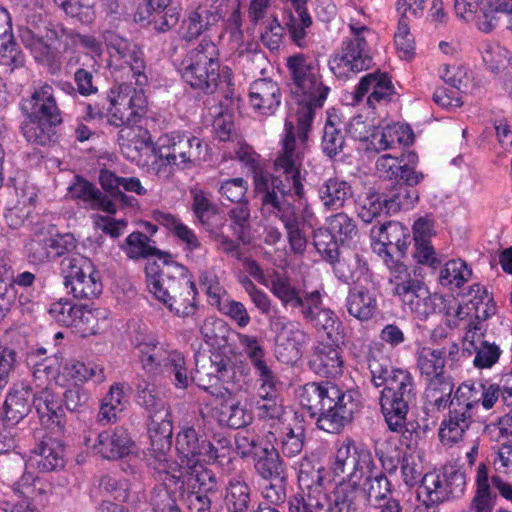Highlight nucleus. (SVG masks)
<instances>
[{
	"instance_id": "18",
	"label": "nucleus",
	"mask_w": 512,
	"mask_h": 512,
	"mask_svg": "<svg viewBox=\"0 0 512 512\" xmlns=\"http://www.w3.org/2000/svg\"><path fill=\"white\" fill-rule=\"evenodd\" d=\"M417 163L418 155L412 151L400 157L384 154L377 159L376 170L380 178L393 180L396 184H419L424 174L416 170Z\"/></svg>"
},
{
	"instance_id": "62",
	"label": "nucleus",
	"mask_w": 512,
	"mask_h": 512,
	"mask_svg": "<svg viewBox=\"0 0 512 512\" xmlns=\"http://www.w3.org/2000/svg\"><path fill=\"white\" fill-rule=\"evenodd\" d=\"M312 237L315 249L329 264L333 263L343 252L339 248L336 237L326 228L315 229Z\"/></svg>"
},
{
	"instance_id": "60",
	"label": "nucleus",
	"mask_w": 512,
	"mask_h": 512,
	"mask_svg": "<svg viewBox=\"0 0 512 512\" xmlns=\"http://www.w3.org/2000/svg\"><path fill=\"white\" fill-rule=\"evenodd\" d=\"M191 193L193 196L192 211L203 228L208 231L215 224H219L215 221L219 217L217 206L210 201L203 191L192 190Z\"/></svg>"
},
{
	"instance_id": "4",
	"label": "nucleus",
	"mask_w": 512,
	"mask_h": 512,
	"mask_svg": "<svg viewBox=\"0 0 512 512\" xmlns=\"http://www.w3.org/2000/svg\"><path fill=\"white\" fill-rule=\"evenodd\" d=\"M219 55L216 44L204 38L182 59L175 60V66L182 79L192 88L206 94L219 90L229 100L235 96L232 71L228 66L221 67Z\"/></svg>"
},
{
	"instance_id": "38",
	"label": "nucleus",
	"mask_w": 512,
	"mask_h": 512,
	"mask_svg": "<svg viewBox=\"0 0 512 512\" xmlns=\"http://www.w3.org/2000/svg\"><path fill=\"white\" fill-rule=\"evenodd\" d=\"M102 188L110 194L112 201L127 204L129 197L121 190L136 193L139 196L147 194L146 188L137 177H119L109 170H102L99 175Z\"/></svg>"
},
{
	"instance_id": "28",
	"label": "nucleus",
	"mask_w": 512,
	"mask_h": 512,
	"mask_svg": "<svg viewBox=\"0 0 512 512\" xmlns=\"http://www.w3.org/2000/svg\"><path fill=\"white\" fill-rule=\"evenodd\" d=\"M309 342V335L299 323H289L288 329L276 338L275 354L279 361L294 364L302 357V348Z\"/></svg>"
},
{
	"instance_id": "5",
	"label": "nucleus",
	"mask_w": 512,
	"mask_h": 512,
	"mask_svg": "<svg viewBox=\"0 0 512 512\" xmlns=\"http://www.w3.org/2000/svg\"><path fill=\"white\" fill-rule=\"evenodd\" d=\"M147 287L154 297L179 317L194 315L197 291L187 269L171 262L160 272L146 268Z\"/></svg>"
},
{
	"instance_id": "44",
	"label": "nucleus",
	"mask_w": 512,
	"mask_h": 512,
	"mask_svg": "<svg viewBox=\"0 0 512 512\" xmlns=\"http://www.w3.org/2000/svg\"><path fill=\"white\" fill-rule=\"evenodd\" d=\"M256 474L263 480L283 479L286 475V465L281 455L276 451L274 443L264 448L253 459Z\"/></svg>"
},
{
	"instance_id": "7",
	"label": "nucleus",
	"mask_w": 512,
	"mask_h": 512,
	"mask_svg": "<svg viewBox=\"0 0 512 512\" xmlns=\"http://www.w3.org/2000/svg\"><path fill=\"white\" fill-rule=\"evenodd\" d=\"M130 137L132 134L140 136L142 138V144L146 148L151 149L152 152L158 157L159 161L153 163V167L156 165L157 172H160V167L166 164L169 165L184 166L187 164L196 165L200 161L205 159L207 145L203 141L195 136L188 134H173L171 136H164L159 139V149L152 147L153 142L151 136L147 130H143L140 127H127L120 131V136Z\"/></svg>"
},
{
	"instance_id": "24",
	"label": "nucleus",
	"mask_w": 512,
	"mask_h": 512,
	"mask_svg": "<svg viewBox=\"0 0 512 512\" xmlns=\"http://www.w3.org/2000/svg\"><path fill=\"white\" fill-rule=\"evenodd\" d=\"M35 408L41 424L55 434H63L66 427L62 400L50 388L41 389L33 396Z\"/></svg>"
},
{
	"instance_id": "52",
	"label": "nucleus",
	"mask_w": 512,
	"mask_h": 512,
	"mask_svg": "<svg viewBox=\"0 0 512 512\" xmlns=\"http://www.w3.org/2000/svg\"><path fill=\"white\" fill-rule=\"evenodd\" d=\"M211 19H215L208 9L199 7L191 11L181 25V38L190 42L198 38L211 25Z\"/></svg>"
},
{
	"instance_id": "34",
	"label": "nucleus",
	"mask_w": 512,
	"mask_h": 512,
	"mask_svg": "<svg viewBox=\"0 0 512 512\" xmlns=\"http://www.w3.org/2000/svg\"><path fill=\"white\" fill-rule=\"evenodd\" d=\"M370 92L367 103L374 107L376 103L387 100L394 92L391 80L385 73H369L361 78L354 92V101L360 102Z\"/></svg>"
},
{
	"instance_id": "51",
	"label": "nucleus",
	"mask_w": 512,
	"mask_h": 512,
	"mask_svg": "<svg viewBox=\"0 0 512 512\" xmlns=\"http://www.w3.org/2000/svg\"><path fill=\"white\" fill-rule=\"evenodd\" d=\"M507 11H512V0H485L478 18V28L483 32H491L501 22Z\"/></svg>"
},
{
	"instance_id": "21",
	"label": "nucleus",
	"mask_w": 512,
	"mask_h": 512,
	"mask_svg": "<svg viewBox=\"0 0 512 512\" xmlns=\"http://www.w3.org/2000/svg\"><path fill=\"white\" fill-rule=\"evenodd\" d=\"M205 439H202L196 429L191 427L183 428L176 438V450L179 458L180 470L187 475L210 471L200 463V457L203 456Z\"/></svg>"
},
{
	"instance_id": "32",
	"label": "nucleus",
	"mask_w": 512,
	"mask_h": 512,
	"mask_svg": "<svg viewBox=\"0 0 512 512\" xmlns=\"http://www.w3.org/2000/svg\"><path fill=\"white\" fill-rule=\"evenodd\" d=\"M34 393L29 386H14L8 393L3 405V422L6 426H15L22 421L33 407Z\"/></svg>"
},
{
	"instance_id": "11",
	"label": "nucleus",
	"mask_w": 512,
	"mask_h": 512,
	"mask_svg": "<svg viewBox=\"0 0 512 512\" xmlns=\"http://www.w3.org/2000/svg\"><path fill=\"white\" fill-rule=\"evenodd\" d=\"M60 266L64 284L71 288L75 298L92 300L101 294L99 273L90 259L80 254H72L64 257Z\"/></svg>"
},
{
	"instance_id": "46",
	"label": "nucleus",
	"mask_w": 512,
	"mask_h": 512,
	"mask_svg": "<svg viewBox=\"0 0 512 512\" xmlns=\"http://www.w3.org/2000/svg\"><path fill=\"white\" fill-rule=\"evenodd\" d=\"M417 368L428 379L444 375L446 347L421 346L416 351Z\"/></svg>"
},
{
	"instance_id": "27",
	"label": "nucleus",
	"mask_w": 512,
	"mask_h": 512,
	"mask_svg": "<svg viewBox=\"0 0 512 512\" xmlns=\"http://www.w3.org/2000/svg\"><path fill=\"white\" fill-rule=\"evenodd\" d=\"M474 330H468L463 340V355L466 353L471 356L475 354L472 362L478 369L491 368L497 363L501 355V350L495 343H490L483 339V335Z\"/></svg>"
},
{
	"instance_id": "26",
	"label": "nucleus",
	"mask_w": 512,
	"mask_h": 512,
	"mask_svg": "<svg viewBox=\"0 0 512 512\" xmlns=\"http://www.w3.org/2000/svg\"><path fill=\"white\" fill-rule=\"evenodd\" d=\"M270 291L279 299L284 308H290L292 310L298 309L301 315L302 311H305L306 307L309 305L308 301L320 292L313 290L311 292L302 293L298 287L292 284L289 277L277 272L271 277Z\"/></svg>"
},
{
	"instance_id": "8",
	"label": "nucleus",
	"mask_w": 512,
	"mask_h": 512,
	"mask_svg": "<svg viewBox=\"0 0 512 512\" xmlns=\"http://www.w3.org/2000/svg\"><path fill=\"white\" fill-rule=\"evenodd\" d=\"M143 370L152 376L170 378L180 389L189 385L186 361L177 350H167L163 344L152 337H146L135 343Z\"/></svg>"
},
{
	"instance_id": "42",
	"label": "nucleus",
	"mask_w": 512,
	"mask_h": 512,
	"mask_svg": "<svg viewBox=\"0 0 512 512\" xmlns=\"http://www.w3.org/2000/svg\"><path fill=\"white\" fill-rule=\"evenodd\" d=\"M369 503L361 483L342 480L334 489V507L361 512Z\"/></svg>"
},
{
	"instance_id": "30",
	"label": "nucleus",
	"mask_w": 512,
	"mask_h": 512,
	"mask_svg": "<svg viewBox=\"0 0 512 512\" xmlns=\"http://www.w3.org/2000/svg\"><path fill=\"white\" fill-rule=\"evenodd\" d=\"M13 489L21 496L41 505L56 504L62 499V495L51 482L43 478H34L32 474H24L14 484Z\"/></svg>"
},
{
	"instance_id": "17",
	"label": "nucleus",
	"mask_w": 512,
	"mask_h": 512,
	"mask_svg": "<svg viewBox=\"0 0 512 512\" xmlns=\"http://www.w3.org/2000/svg\"><path fill=\"white\" fill-rule=\"evenodd\" d=\"M85 445L103 459L118 460L131 453L134 442L125 427L116 426L99 432L94 439L86 437Z\"/></svg>"
},
{
	"instance_id": "33",
	"label": "nucleus",
	"mask_w": 512,
	"mask_h": 512,
	"mask_svg": "<svg viewBox=\"0 0 512 512\" xmlns=\"http://www.w3.org/2000/svg\"><path fill=\"white\" fill-rule=\"evenodd\" d=\"M68 190L71 197L81 200L87 209L100 210L108 214L116 213V205L112 199L84 178L77 176Z\"/></svg>"
},
{
	"instance_id": "6",
	"label": "nucleus",
	"mask_w": 512,
	"mask_h": 512,
	"mask_svg": "<svg viewBox=\"0 0 512 512\" xmlns=\"http://www.w3.org/2000/svg\"><path fill=\"white\" fill-rule=\"evenodd\" d=\"M20 109L25 116L20 126L24 138L41 146L51 143L55 128L62 123L53 87L47 83L35 86L31 96L22 99Z\"/></svg>"
},
{
	"instance_id": "9",
	"label": "nucleus",
	"mask_w": 512,
	"mask_h": 512,
	"mask_svg": "<svg viewBox=\"0 0 512 512\" xmlns=\"http://www.w3.org/2000/svg\"><path fill=\"white\" fill-rule=\"evenodd\" d=\"M138 87L139 89L121 84L118 86V91L111 89L110 94L104 97L105 103L95 108L94 115L109 114L111 116L109 121L115 126L137 124L147 108L143 86Z\"/></svg>"
},
{
	"instance_id": "40",
	"label": "nucleus",
	"mask_w": 512,
	"mask_h": 512,
	"mask_svg": "<svg viewBox=\"0 0 512 512\" xmlns=\"http://www.w3.org/2000/svg\"><path fill=\"white\" fill-rule=\"evenodd\" d=\"M24 63V55L18 50L11 32V18L5 9L0 8V64L13 71Z\"/></svg>"
},
{
	"instance_id": "2",
	"label": "nucleus",
	"mask_w": 512,
	"mask_h": 512,
	"mask_svg": "<svg viewBox=\"0 0 512 512\" xmlns=\"http://www.w3.org/2000/svg\"><path fill=\"white\" fill-rule=\"evenodd\" d=\"M286 67L288 85L297 105V133L304 143L316 113L323 108L330 87L324 84L318 63L303 54L288 57Z\"/></svg>"
},
{
	"instance_id": "12",
	"label": "nucleus",
	"mask_w": 512,
	"mask_h": 512,
	"mask_svg": "<svg viewBox=\"0 0 512 512\" xmlns=\"http://www.w3.org/2000/svg\"><path fill=\"white\" fill-rule=\"evenodd\" d=\"M466 386H459L451 400L447 416L441 422L439 437L444 444H454L461 440L473 423V409L477 400Z\"/></svg>"
},
{
	"instance_id": "29",
	"label": "nucleus",
	"mask_w": 512,
	"mask_h": 512,
	"mask_svg": "<svg viewBox=\"0 0 512 512\" xmlns=\"http://www.w3.org/2000/svg\"><path fill=\"white\" fill-rule=\"evenodd\" d=\"M274 447L284 457L293 458L301 453L305 441V426L303 417L295 414L292 422L275 431Z\"/></svg>"
},
{
	"instance_id": "22",
	"label": "nucleus",
	"mask_w": 512,
	"mask_h": 512,
	"mask_svg": "<svg viewBox=\"0 0 512 512\" xmlns=\"http://www.w3.org/2000/svg\"><path fill=\"white\" fill-rule=\"evenodd\" d=\"M305 311H302L303 319L310 323L318 332H323L326 339L333 344L344 341V328L337 315L329 308H322V295H317L308 301Z\"/></svg>"
},
{
	"instance_id": "31",
	"label": "nucleus",
	"mask_w": 512,
	"mask_h": 512,
	"mask_svg": "<svg viewBox=\"0 0 512 512\" xmlns=\"http://www.w3.org/2000/svg\"><path fill=\"white\" fill-rule=\"evenodd\" d=\"M402 304L420 318H426L444 308V296L430 293L424 282L420 281L401 300Z\"/></svg>"
},
{
	"instance_id": "64",
	"label": "nucleus",
	"mask_w": 512,
	"mask_h": 512,
	"mask_svg": "<svg viewBox=\"0 0 512 512\" xmlns=\"http://www.w3.org/2000/svg\"><path fill=\"white\" fill-rule=\"evenodd\" d=\"M231 451V440L222 433H216L211 440L204 442L203 456L213 463L223 464L225 460L230 461Z\"/></svg>"
},
{
	"instance_id": "56",
	"label": "nucleus",
	"mask_w": 512,
	"mask_h": 512,
	"mask_svg": "<svg viewBox=\"0 0 512 512\" xmlns=\"http://www.w3.org/2000/svg\"><path fill=\"white\" fill-rule=\"evenodd\" d=\"M225 501L229 512H249L252 504L251 488L243 481H230L226 488Z\"/></svg>"
},
{
	"instance_id": "49",
	"label": "nucleus",
	"mask_w": 512,
	"mask_h": 512,
	"mask_svg": "<svg viewBox=\"0 0 512 512\" xmlns=\"http://www.w3.org/2000/svg\"><path fill=\"white\" fill-rule=\"evenodd\" d=\"M34 452L39 456L37 467L42 472L57 471L65 465L64 448L52 439L42 441Z\"/></svg>"
},
{
	"instance_id": "39",
	"label": "nucleus",
	"mask_w": 512,
	"mask_h": 512,
	"mask_svg": "<svg viewBox=\"0 0 512 512\" xmlns=\"http://www.w3.org/2000/svg\"><path fill=\"white\" fill-rule=\"evenodd\" d=\"M414 134L408 125L392 124L377 127L370 136V145L376 152L393 149L396 144L409 145L413 142Z\"/></svg>"
},
{
	"instance_id": "45",
	"label": "nucleus",
	"mask_w": 512,
	"mask_h": 512,
	"mask_svg": "<svg viewBox=\"0 0 512 512\" xmlns=\"http://www.w3.org/2000/svg\"><path fill=\"white\" fill-rule=\"evenodd\" d=\"M136 402L144 408L148 417L170 412V407L157 390L156 386L145 379L135 383Z\"/></svg>"
},
{
	"instance_id": "13",
	"label": "nucleus",
	"mask_w": 512,
	"mask_h": 512,
	"mask_svg": "<svg viewBox=\"0 0 512 512\" xmlns=\"http://www.w3.org/2000/svg\"><path fill=\"white\" fill-rule=\"evenodd\" d=\"M416 387L413 376L407 370L388 382L380 395L381 410L385 419L397 426L401 417H407L410 406L416 400Z\"/></svg>"
},
{
	"instance_id": "15",
	"label": "nucleus",
	"mask_w": 512,
	"mask_h": 512,
	"mask_svg": "<svg viewBox=\"0 0 512 512\" xmlns=\"http://www.w3.org/2000/svg\"><path fill=\"white\" fill-rule=\"evenodd\" d=\"M103 40L111 58L123 61L128 65L132 78L137 86H145L148 82L145 74L146 63L144 52L135 42L107 30L103 33Z\"/></svg>"
},
{
	"instance_id": "57",
	"label": "nucleus",
	"mask_w": 512,
	"mask_h": 512,
	"mask_svg": "<svg viewBox=\"0 0 512 512\" xmlns=\"http://www.w3.org/2000/svg\"><path fill=\"white\" fill-rule=\"evenodd\" d=\"M312 24V19L306 8H292L284 14V25L290 37L298 46L303 45L306 37V29Z\"/></svg>"
},
{
	"instance_id": "10",
	"label": "nucleus",
	"mask_w": 512,
	"mask_h": 512,
	"mask_svg": "<svg viewBox=\"0 0 512 512\" xmlns=\"http://www.w3.org/2000/svg\"><path fill=\"white\" fill-rule=\"evenodd\" d=\"M260 213L266 220L277 219L286 231L290 250L296 255H303L306 252L308 238L305 233V227H313V213L308 209L303 210L300 215L296 206L291 203H278L260 205Z\"/></svg>"
},
{
	"instance_id": "14",
	"label": "nucleus",
	"mask_w": 512,
	"mask_h": 512,
	"mask_svg": "<svg viewBox=\"0 0 512 512\" xmlns=\"http://www.w3.org/2000/svg\"><path fill=\"white\" fill-rule=\"evenodd\" d=\"M149 418L148 433L150 437V449L148 465L159 475L160 480L175 478L169 474L168 454L172 447L173 425L171 413L154 415Z\"/></svg>"
},
{
	"instance_id": "50",
	"label": "nucleus",
	"mask_w": 512,
	"mask_h": 512,
	"mask_svg": "<svg viewBox=\"0 0 512 512\" xmlns=\"http://www.w3.org/2000/svg\"><path fill=\"white\" fill-rule=\"evenodd\" d=\"M275 442L272 431H268L264 436L251 432L237 433L235 436V449L237 454L242 458H252L262 452L265 447Z\"/></svg>"
},
{
	"instance_id": "55",
	"label": "nucleus",
	"mask_w": 512,
	"mask_h": 512,
	"mask_svg": "<svg viewBox=\"0 0 512 512\" xmlns=\"http://www.w3.org/2000/svg\"><path fill=\"white\" fill-rule=\"evenodd\" d=\"M65 371L76 383L100 384L106 380L104 367L94 362L70 361L65 365Z\"/></svg>"
},
{
	"instance_id": "23",
	"label": "nucleus",
	"mask_w": 512,
	"mask_h": 512,
	"mask_svg": "<svg viewBox=\"0 0 512 512\" xmlns=\"http://www.w3.org/2000/svg\"><path fill=\"white\" fill-rule=\"evenodd\" d=\"M236 380L234 364L228 357L220 353H213L208 362L198 365L196 363L195 373L189 376L190 381H196L198 386L204 390L218 384H230Z\"/></svg>"
},
{
	"instance_id": "43",
	"label": "nucleus",
	"mask_w": 512,
	"mask_h": 512,
	"mask_svg": "<svg viewBox=\"0 0 512 512\" xmlns=\"http://www.w3.org/2000/svg\"><path fill=\"white\" fill-rule=\"evenodd\" d=\"M330 265L334 275L346 284L358 282L368 271L367 263L351 250L343 251Z\"/></svg>"
},
{
	"instance_id": "36",
	"label": "nucleus",
	"mask_w": 512,
	"mask_h": 512,
	"mask_svg": "<svg viewBox=\"0 0 512 512\" xmlns=\"http://www.w3.org/2000/svg\"><path fill=\"white\" fill-rule=\"evenodd\" d=\"M317 194L325 210L336 211L345 207L346 203L352 199L354 192L346 180L331 177L319 185Z\"/></svg>"
},
{
	"instance_id": "41",
	"label": "nucleus",
	"mask_w": 512,
	"mask_h": 512,
	"mask_svg": "<svg viewBox=\"0 0 512 512\" xmlns=\"http://www.w3.org/2000/svg\"><path fill=\"white\" fill-rule=\"evenodd\" d=\"M152 241L146 234L142 232H132L126 238L125 242L120 246L124 253L130 259H148L152 256L162 260L164 267L170 264L171 255L167 252H163L153 245Z\"/></svg>"
},
{
	"instance_id": "59",
	"label": "nucleus",
	"mask_w": 512,
	"mask_h": 512,
	"mask_svg": "<svg viewBox=\"0 0 512 512\" xmlns=\"http://www.w3.org/2000/svg\"><path fill=\"white\" fill-rule=\"evenodd\" d=\"M418 497H424L423 502L431 505H437L448 500L442 475L435 472L426 473L422 477Z\"/></svg>"
},
{
	"instance_id": "1",
	"label": "nucleus",
	"mask_w": 512,
	"mask_h": 512,
	"mask_svg": "<svg viewBox=\"0 0 512 512\" xmlns=\"http://www.w3.org/2000/svg\"><path fill=\"white\" fill-rule=\"evenodd\" d=\"M284 126L282 150L274 161L277 174L260 171L254 176V191L260 205L287 203L290 196H296L299 200L305 197L301 177L303 149L296 146L293 123L286 120Z\"/></svg>"
},
{
	"instance_id": "48",
	"label": "nucleus",
	"mask_w": 512,
	"mask_h": 512,
	"mask_svg": "<svg viewBox=\"0 0 512 512\" xmlns=\"http://www.w3.org/2000/svg\"><path fill=\"white\" fill-rule=\"evenodd\" d=\"M383 258L390 270L389 283L392 286V293L401 300L420 280L412 276L408 267L395 259V256Z\"/></svg>"
},
{
	"instance_id": "54",
	"label": "nucleus",
	"mask_w": 512,
	"mask_h": 512,
	"mask_svg": "<svg viewBox=\"0 0 512 512\" xmlns=\"http://www.w3.org/2000/svg\"><path fill=\"white\" fill-rule=\"evenodd\" d=\"M360 447L351 439L343 441L331 466L335 476H342L343 480L349 479Z\"/></svg>"
},
{
	"instance_id": "35",
	"label": "nucleus",
	"mask_w": 512,
	"mask_h": 512,
	"mask_svg": "<svg viewBox=\"0 0 512 512\" xmlns=\"http://www.w3.org/2000/svg\"><path fill=\"white\" fill-rule=\"evenodd\" d=\"M339 344L319 343L310 360L311 369L321 377H336L343 372V360Z\"/></svg>"
},
{
	"instance_id": "3",
	"label": "nucleus",
	"mask_w": 512,
	"mask_h": 512,
	"mask_svg": "<svg viewBox=\"0 0 512 512\" xmlns=\"http://www.w3.org/2000/svg\"><path fill=\"white\" fill-rule=\"evenodd\" d=\"M299 401L319 429L339 433L351 422L360 405L358 391L342 390L331 382H309L299 392Z\"/></svg>"
},
{
	"instance_id": "20",
	"label": "nucleus",
	"mask_w": 512,
	"mask_h": 512,
	"mask_svg": "<svg viewBox=\"0 0 512 512\" xmlns=\"http://www.w3.org/2000/svg\"><path fill=\"white\" fill-rule=\"evenodd\" d=\"M376 240L374 250L383 257H404L411 243L409 228L398 221H389L371 229Z\"/></svg>"
},
{
	"instance_id": "25",
	"label": "nucleus",
	"mask_w": 512,
	"mask_h": 512,
	"mask_svg": "<svg viewBox=\"0 0 512 512\" xmlns=\"http://www.w3.org/2000/svg\"><path fill=\"white\" fill-rule=\"evenodd\" d=\"M281 89L272 79L255 80L249 88V101L259 115H273L281 104Z\"/></svg>"
},
{
	"instance_id": "58",
	"label": "nucleus",
	"mask_w": 512,
	"mask_h": 512,
	"mask_svg": "<svg viewBox=\"0 0 512 512\" xmlns=\"http://www.w3.org/2000/svg\"><path fill=\"white\" fill-rule=\"evenodd\" d=\"M472 270L462 259H452L440 269L439 282L442 286L460 288L471 279Z\"/></svg>"
},
{
	"instance_id": "61",
	"label": "nucleus",
	"mask_w": 512,
	"mask_h": 512,
	"mask_svg": "<svg viewBox=\"0 0 512 512\" xmlns=\"http://www.w3.org/2000/svg\"><path fill=\"white\" fill-rule=\"evenodd\" d=\"M219 423L232 429H241L253 420L252 413L239 402L224 404L219 413Z\"/></svg>"
},
{
	"instance_id": "19",
	"label": "nucleus",
	"mask_w": 512,
	"mask_h": 512,
	"mask_svg": "<svg viewBox=\"0 0 512 512\" xmlns=\"http://www.w3.org/2000/svg\"><path fill=\"white\" fill-rule=\"evenodd\" d=\"M193 477L198 486L197 489L193 487L185 496L189 512H218L217 505L222 499V490L216 475L212 471H202Z\"/></svg>"
},
{
	"instance_id": "63",
	"label": "nucleus",
	"mask_w": 512,
	"mask_h": 512,
	"mask_svg": "<svg viewBox=\"0 0 512 512\" xmlns=\"http://www.w3.org/2000/svg\"><path fill=\"white\" fill-rule=\"evenodd\" d=\"M288 512H328L330 503L326 496H316L308 494L306 497L302 493L290 496L287 500Z\"/></svg>"
},
{
	"instance_id": "47",
	"label": "nucleus",
	"mask_w": 512,
	"mask_h": 512,
	"mask_svg": "<svg viewBox=\"0 0 512 512\" xmlns=\"http://www.w3.org/2000/svg\"><path fill=\"white\" fill-rule=\"evenodd\" d=\"M417 184H396L386 194L384 207L386 214H395L400 210H409L419 199L418 191L414 188Z\"/></svg>"
},
{
	"instance_id": "53",
	"label": "nucleus",
	"mask_w": 512,
	"mask_h": 512,
	"mask_svg": "<svg viewBox=\"0 0 512 512\" xmlns=\"http://www.w3.org/2000/svg\"><path fill=\"white\" fill-rule=\"evenodd\" d=\"M368 369L370 371V382L374 387H386L392 377L397 373H403L405 370L394 368L389 360L381 354L370 353L367 358Z\"/></svg>"
},
{
	"instance_id": "37",
	"label": "nucleus",
	"mask_w": 512,
	"mask_h": 512,
	"mask_svg": "<svg viewBox=\"0 0 512 512\" xmlns=\"http://www.w3.org/2000/svg\"><path fill=\"white\" fill-rule=\"evenodd\" d=\"M345 303L349 315L360 321H368L378 312L375 292L362 285L349 288Z\"/></svg>"
},
{
	"instance_id": "16",
	"label": "nucleus",
	"mask_w": 512,
	"mask_h": 512,
	"mask_svg": "<svg viewBox=\"0 0 512 512\" xmlns=\"http://www.w3.org/2000/svg\"><path fill=\"white\" fill-rule=\"evenodd\" d=\"M366 47L365 38L344 40L341 53L335 54L329 60L331 72L339 79H348L358 72L368 69L372 58Z\"/></svg>"
}]
</instances>
